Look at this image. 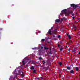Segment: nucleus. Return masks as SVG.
I'll list each match as a JSON object with an SVG mask.
<instances>
[{"mask_svg": "<svg viewBox=\"0 0 80 80\" xmlns=\"http://www.w3.org/2000/svg\"><path fill=\"white\" fill-rule=\"evenodd\" d=\"M67 9H65L62 10L61 11L62 13H64L65 14V15H69L70 13H73V12L72 11H69L68 12V14L67 13Z\"/></svg>", "mask_w": 80, "mask_h": 80, "instance_id": "nucleus-1", "label": "nucleus"}, {"mask_svg": "<svg viewBox=\"0 0 80 80\" xmlns=\"http://www.w3.org/2000/svg\"><path fill=\"white\" fill-rule=\"evenodd\" d=\"M71 6L73 8V9H76V8H77L78 7V6L77 5H75L74 4H70Z\"/></svg>", "mask_w": 80, "mask_h": 80, "instance_id": "nucleus-2", "label": "nucleus"}, {"mask_svg": "<svg viewBox=\"0 0 80 80\" xmlns=\"http://www.w3.org/2000/svg\"><path fill=\"white\" fill-rule=\"evenodd\" d=\"M74 72H75V70H74V69L71 70L70 71V72L72 74H73Z\"/></svg>", "mask_w": 80, "mask_h": 80, "instance_id": "nucleus-3", "label": "nucleus"}, {"mask_svg": "<svg viewBox=\"0 0 80 80\" xmlns=\"http://www.w3.org/2000/svg\"><path fill=\"white\" fill-rule=\"evenodd\" d=\"M67 35L69 39H71V38H72V37H71V36L69 35V33H67Z\"/></svg>", "mask_w": 80, "mask_h": 80, "instance_id": "nucleus-4", "label": "nucleus"}, {"mask_svg": "<svg viewBox=\"0 0 80 80\" xmlns=\"http://www.w3.org/2000/svg\"><path fill=\"white\" fill-rule=\"evenodd\" d=\"M47 65H49V64H50V60H49V59H48L47 60Z\"/></svg>", "mask_w": 80, "mask_h": 80, "instance_id": "nucleus-5", "label": "nucleus"}, {"mask_svg": "<svg viewBox=\"0 0 80 80\" xmlns=\"http://www.w3.org/2000/svg\"><path fill=\"white\" fill-rule=\"evenodd\" d=\"M48 33H49V35H52V34H53V33H52V32H51V31L50 30V29H49L48 31Z\"/></svg>", "mask_w": 80, "mask_h": 80, "instance_id": "nucleus-6", "label": "nucleus"}, {"mask_svg": "<svg viewBox=\"0 0 80 80\" xmlns=\"http://www.w3.org/2000/svg\"><path fill=\"white\" fill-rule=\"evenodd\" d=\"M56 22H57L58 23V22H60V19H56L55 20Z\"/></svg>", "mask_w": 80, "mask_h": 80, "instance_id": "nucleus-7", "label": "nucleus"}, {"mask_svg": "<svg viewBox=\"0 0 80 80\" xmlns=\"http://www.w3.org/2000/svg\"><path fill=\"white\" fill-rule=\"evenodd\" d=\"M42 64L43 65H45V63H46V62L45 61V60H43L42 61Z\"/></svg>", "mask_w": 80, "mask_h": 80, "instance_id": "nucleus-8", "label": "nucleus"}, {"mask_svg": "<svg viewBox=\"0 0 80 80\" xmlns=\"http://www.w3.org/2000/svg\"><path fill=\"white\" fill-rule=\"evenodd\" d=\"M35 68H34V67L33 66H32L30 68L31 70H34V69Z\"/></svg>", "mask_w": 80, "mask_h": 80, "instance_id": "nucleus-9", "label": "nucleus"}, {"mask_svg": "<svg viewBox=\"0 0 80 80\" xmlns=\"http://www.w3.org/2000/svg\"><path fill=\"white\" fill-rule=\"evenodd\" d=\"M75 69L76 70V71H78V70H79V69H78V67H76Z\"/></svg>", "mask_w": 80, "mask_h": 80, "instance_id": "nucleus-10", "label": "nucleus"}, {"mask_svg": "<svg viewBox=\"0 0 80 80\" xmlns=\"http://www.w3.org/2000/svg\"><path fill=\"white\" fill-rule=\"evenodd\" d=\"M44 50H48L49 49V48H46V47H44Z\"/></svg>", "mask_w": 80, "mask_h": 80, "instance_id": "nucleus-11", "label": "nucleus"}, {"mask_svg": "<svg viewBox=\"0 0 80 80\" xmlns=\"http://www.w3.org/2000/svg\"><path fill=\"white\" fill-rule=\"evenodd\" d=\"M67 70H70V68L68 66L67 67Z\"/></svg>", "mask_w": 80, "mask_h": 80, "instance_id": "nucleus-12", "label": "nucleus"}, {"mask_svg": "<svg viewBox=\"0 0 80 80\" xmlns=\"http://www.w3.org/2000/svg\"><path fill=\"white\" fill-rule=\"evenodd\" d=\"M63 50V48H61L60 49V51H62Z\"/></svg>", "mask_w": 80, "mask_h": 80, "instance_id": "nucleus-13", "label": "nucleus"}, {"mask_svg": "<svg viewBox=\"0 0 80 80\" xmlns=\"http://www.w3.org/2000/svg\"><path fill=\"white\" fill-rule=\"evenodd\" d=\"M60 31H62V32H63V29L62 28H61L60 29Z\"/></svg>", "mask_w": 80, "mask_h": 80, "instance_id": "nucleus-14", "label": "nucleus"}, {"mask_svg": "<svg viewBox=\"0 0 80 80\" xmlns=\"http://www.w3.org/2000/svg\"><path fill=\"white\" fill-rule=\"evenodd\" d=\"M36 70L35 69H34L33 71V73H36Z\"/></svg>", "mask_w": 80, "mask_h": 80, "instance_id": "nucleus-15", "label": "nucleus"}, {"mask_svg": "<svg viewBox=\"0 0 80 80\" xmlns=\"http://www.w3.org/2000/svg\"><path fill=\"white\" fill-rule=\"evenodd\" d=\"M62 63L61 62H59V65H60V66H62Z\"/></svg>", "mask_w": 80, "mask_h": 80, "instance_id": "nucleus-16", "label": "nucleus"}, {"mask_svg": "<svg viewBox=\"0 0 80 80\" xmlns=\"http://www.w3.org/2000/svg\"><path fill=\"white\" fill-rule=\"evenodd\" d=\"M45 40V39H42V42H44Z\"/></svg>", "mask_w": 80, "mask_h": 80, "instance_id": "nucleus-17", "label": "nucleus"}, {"mask_svg": "<svg viewBox=\"0 0 80 80\" xmlns=\"http://www.w3.org/2000/svg\"><path fill=\"white\" fill-rule=\"evenodd\" d=\"M21 76H22V77H24V76H25V75H24V74H21Z\"/></svg>", "mask_w": 80, "mask_h": 80, "instance_id": "nucleus-18", "label": "nucleus"}, {"mask_svg": "<svg viewBox=\"0 0 80 80\" xmlns=\"http://www.w3.org/2000/svg\"><path fill=\"white\" fill-rule=\"evenodd\" d=\"M42 58L41 57H39V60H42Z\"/></svg>", "mask_w": 80, "mask_h": 80, "instance_id": "nucleus-19", "label": "nucleus"}, {"mask_svg": "<svg viewBox=\"0 0 80 80\" xmlns=\"http://www.w3.org/2000/svg\"><path fill=\"white\" fill-rule=\"evenodd\" d=\"M49 54H51V55H52V53L51 51L49 52Z\"/></svg>", "mask_w": 80, "mask_h": 80, "instance_id": "nucleus-20", "label": "nucleus"}, {"mask_svg": "<svg viewBox=\"0 0 80 80\" xmlns=\"http://www.w3.org/2000/svg\"><path fill=\"white\" fill-rule=\"evenodd\" d=\"M60 35H58V38H60Z\"/></svg>", "mask_w": 80, "mask_h": 80, "instance_id": "nucleus-21", "label": "nucleus"}, {"mask_svg": "<svg viewBox=\"0 0 80 80\" xmlns=\"http://www.w3.org/2000/svg\"><path fill=\"white\" fill-rule=\"evenodd\" d=\"M73 52H76V50H73L72 51Z\"/></svg>", "mask_w": 80, "mask_h": 80, "instance_id": "nucleus-22", "label": "nucleus"}, {"mask_svg": "<svg viewBox=\"0 0 80 80\" xmlns=\"http://www.w3.org/2000/svg\"><path fill=\"white\" fill-rule=\"evenodd\" d=\"M22 62V63H25V61L24 60H23Z\"/></svg>", "mask_w": 80, "mask_h": 80, "instance_id": "nucleus-23", "label": "nucleus"}, {"mask_svg": "<svg viewBox=\"0 0 80 80\" xmlns=\"http://www.w3.org/2000/svg\"><path fill=\"white\" fill-rule=\"evenodd\" d=\"M41 49H43V47L42 46H41Z\"/></svg>", "mask_w": 80, "mask_h": 80, "instance_id": "nucleus-24", "label": "nucleus"}, {"mask_svg": "<svg viewBox=\"0 0 80 80\" xmlns=\"http://www.w3.org/2000/svg\"><path fill=\"white\" fill-rule=\"evenodd\" d=\"M18 72H19V73H21V71H18Z\"/></svg>", "mask_w": 80, "mask_h": 80, "instance_id": "nucleus-25", "label": "nucleus"}, {"mask_svg": "<svg viewBox=\"0 0 80 80\" xmlns=\"http://www.w3.org/2000/svg\"><path fill=\"white\" fill-rule=\"evenodd\" d=\"M69 42L72 43V40H70L69 41Z\"/></svg>", "mask_w": 80, "mask_h": 80, "instance_id": "nucleus-26", "label": "nucleus"}, {"mask_svg": "<svg viewBox=\"0 0 80 80\" xmlns=\"http://www.w3.org/2000/svg\"><path fill=\"white\" fill-rule=\"evenodd\" d=\"M60 45L58 44V47H60Z\"/></svg>", "mask_w": 80, "mask_h": 80, "instance_id": "nucleus-27", "label": "nucleus"}, {"mask_svg": "<svg viewBox=\"0 0 80 80\" xmlns=\"http://www.w3.org/2000/svg\"><path fill=\"white\" fill-rule=\"evenodd\" d=\"M25 64V62H22V65H24Z\"/></svg>", "mask_w": 80, "mask_h": 80, "instance_id": "nucleus-28", "label": "nucleus"}, {"mask_svg": "<svg viewBox=\"0 0 80 80\" xmlns=\"http://www.w3.org/2000/svg\"><path fill=\"white\" fill-rule=\"evenodd\" d=\"M14 73H15V74H16L17 73V72H15V71H14Z\"/></svg>", "mask_w": 80, "mask_h": 80, "instance_id": "nucleus-29", "label": "nucleus"}, {"mask_svg": "<svg viewBox=\"0 0 80 80\" xmlns=\"http://www.w3.org/2000/svg\"><path fill=\"white\" fill-rule=\"evenodd\" d=\"M75 17H72V19H75Z\"/></svg>", "mask_w": 80, "mask_h": 80, "instance_id": "nucleus-30", "label": "nucleus"}, {"mask_svg": "<svg viewBox=\"0 0 80 80\" xmlns=\"http://www.w3.org/2000/svg\"><path fill=\"white\" fill-rule=\"evenodd\" d=\"M29 61V60H28L27 61H26V62H28Z\"/></svg>", "mask_w": 80, "mask_h": 80, "instance_id": "nucleus-31", "label": "nucleus"}, {"mask_svg": "<svg viewBox=\"0 0 80 80\" xmlns=\"http://www.w3.org/2000/svg\"><path fill=\"white\" fill-rule=\"evenodd\" d=\"M32 50H35V48H32Z\"/></svg>", "mask_w": 80, "mask_h": 80, "instance_id": "nucleus-32", "label": "nucleus"}, {"mask_svg": "<svg viewBox=\"0 0 80 80\" xmlns=\"http://www.w3.org/2000/svg\"><path fill=\"white\" fill-rule=\"evenodd\" d=\"M41 78V79H43V77H40Z\"/></svg>", "mask_w": 80, "mask_h": 80, "instance_id": "nucleus-33", "label": "nucleus"}, {"mask_svg": "<svg viewBox=\"0 0 80 80\" xmlns=\"http://www.w3.org/2000/svg\"><path fill=\"white\" fill-rule=\"evenodd\" d=\"M67 43L68 44V45H70V43Z\"/></svg>", "mask_w": 80, "mask_h": 80, "instance_id": "nucleus-34", "label": "nucleus"}, {"mask_svg": "<svg viewBox=\"0 0 80 80\" xmlns=\"http://www.w3.org/2000/svg\"><path fill=\"white\" fill-rule=\"evenodd\" d=\"M53 37L55 38V36H53Z\"/></svg>", "mask_w": 80, "mask_h": 80, "instance_id": "nucleus-35", "label": "nucleus"}, {"mask_svg": "<svg viewBox=\"0 0 80 80\" xmlns=\"http://www.w3.org/2000/svg\"><path fill=\"white\" fill-rule=\"evenodd\" d=\"M68 51H70V49H68Z\"/></svg>", "mask_w": 80, "mask_h": 80, "instance_id": "nucleus-36", "label": "nucleus"}, {"mask_svg": "<svg viewBox=\"0 0 80 80\" xmlns=\"http://www.w3.org/2000/svg\"><path fill=\"white\" fill-rule=\"evenodd\" d=\"M59 77H62V75H60Z\"/></svg>", "mask_w": 80, "mask_h": 80, "instance_id": "nucleus-37", "label": "nucleus"}, {"mask_svg": "<svg viewBox=\"0 0 80 80\" xmlns=\"http://www.w3.org/2000/svg\"><path fill=\"white\" fill-rule=\"evenodd\" d=\"M50 51H51V50H52V49L51 48H50Z\"/></svg>", "mask_w": 80, "mask_h": 80, "instance_id": "nucleus-38", "label": "nucleus"}, {"mask_svg": "<svg viewBox=\"0 0 80 80\" xmlns=\"http://www.w3.org/2000/svg\"><path fill=\"white\" fill-rule=\"evenodd\" d=\"M78 53L79 54H80V52H79Z\"/></svg>", "mask_w": 80, "mask_h": 80, "instance_id": "nucleus-39", "label": "nucleus"}, {"mask_svg": "<svg viewBox=\"0 0 80 80\" xmlns=\"http://www.w3.org/2000/svg\"><path fill=\"white\" fill-rule=\"evenodd\" d=\"M22 73H23V72L22 71Z\"/></svg>", "mask_w": 80, "mask_h": 80, "instance_id": "nucleus-40", "label": "nucleus"}, {"mask_svg": "<svg viewBox=\"0 0 80 80\" xmlns=\"http://www.w3.org/2000/svg\"><path fill=\"white\" fill-rule=\"evenodd\" d=\"M67 47H68L67 46H66V48H67Z\"/></svg>", "mask_w": 80, "mask_h": 80, "instance_id": "nucleus-41", "label": "nucleus"}, {"mask_svg": "<svg viewBox=\"0 0 80 80\" xmlns=\"http://www.w3.org/2000/svg\"><path fill=\"white\" fill-rule=\"evenodd\" d=\"M19 80H22V79H19Z\"/></svg>", "mask_w": 80, "mask_h": 80, "instance_id": "nucleus-42", "label": "nucleus"}, {"mask_svg": "<svg viewBox=\"0 0 80 80\" xmlns=\"http://www.w3.org/2000/svg\"><path fill=\"white\" fill-rule=\"evenodd\" d=\"M75 28V29H77V28Z\"/></svg>", "mask_w": 80, "mask_h": 80, "instance_id": "nucleus-43", "label": "nucleus"}, {"mask_svg": "<svg viewBox=\"0 0 80 80\" xmlns=\"http://www.w3.org/2000/svg\"><path fill=\"white\" fill-rule=\"evenodd\" d=\"M48 43H50V42H48Z\"/></svg>", "mask_w": 80, "mask_h": 80, "instance_id": "nucleus-44", "label": "nucleus"}, {"mask_svg": "<svg viewBox=\"0 0 80 80\" xmlns=\"http://www.w3.org/2000/svg\"><path fill=\"white\" fill-rule=\"evenodd\" d=\"M39 52H40V51H39Z\"/></svg>", "mask_w": 80, "mask_h": 80, "instance_id": "nucleus-45", "label": "nucleus"}, {"mask_svg": "<svg viewBox=\"0 0 80 80\" xmlns=\"http://www.w3.org/2000/svg\"><path fill=\"white\" fill-rule=\"evenodd\" d=\"M79 77H80V75H79Z\"/></svg>", "mask_w": 80, "mask_h": 80, "instance_id": "nucleus-46", "label": "nucleus"}]
</instances>
